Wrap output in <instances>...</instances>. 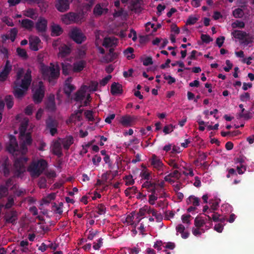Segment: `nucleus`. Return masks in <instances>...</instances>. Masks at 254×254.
Returning <instances> with one entry per match:
<instances>
[{
  "mask_svg": "<svg viewBox=\"0 0 254 254\" xmlns=\"http://www.w3.org/2000/svg\"><path fill=\"white\" fill-rule=\"evenodd\" d=\"M11 69L12 66L10 62L7 61L2 71L0 72V81H3L5 80Z\"/></svg>",
  "mask_w": 254,
  "mask_h": 254,
  "instance_id": "f3484780",
  "label": "nucleus"
},
{
  "mask_svg": "<svg viewBox=\"0 0 254 254\" xmlns=\"http://www.w3.org/2000/svg\"><path fill=\"white\" fill-rule=\"evenodd\" d=\"M240 99L243 102H247L250 100V95L248 93H244L241 95Z\"/></svg>",
  "mask_w": 254,
  "mask_h": 254,
  "instance_id": "69168bd1",
  "label": "nucleus"
},
{
  "mask_svg": "<svg viewBox=\"0 0 254 254\" xmlns=\"http://www.w3.org/2000/svg\"><path fill=\"white\" fill-rule=\"evenodd\" d=\"M60 140L61 138H58L57 139L53 140L51 146L53 153L58 157H61L63 155L62 143Z\"/></svg>",
  "mask_w": 254,
  "mask_h": 254,
  "instance_id": "f8f14e48",
  "label": "nucleus"
},
{
  "mask_svg": "<svg viewBox=\"0 0 254 254\" xmlns=\"http://www.w3.org/2000/svg\"><path fill=\"white\" fill-rule=\"evenodd\" d=\"M173 131V127L172 125H169L164 127L163 132L165 134H168Z\"/></svg>",
  "mask_w": 254,
  "mask_h": 254,
  "instance_id": "774afa93",
  "label": "nucleus"
},
{
  "mask_svg": "<svg viewBox=\"0 0 254 254\" xmlns=\"http://www.w3.org/2000/svg\"><path fill=\"white\" fill-rule=\"evenodd\" d=\"M21 1H26L29 2H36L40 3L44 1V0H8V3L10 6H14L16 4H18Z\"/></svg>",
  "mask_w": 254,
  "mask_h": 254,
  "instance_id": "72a5a7b5",
  "label": "nucleus"
},
{
  "mask_svg": "<svg viewBox=\"0 0 254 254\" xmlns=\"http://www.w3.org/2000/svg\"><path fill=\"white\" fill-rule=\"evenodd\" d=\"M127 12L126 11H125L123 8H121L118 11L115 10L113 13V16L114 17H118L122 16L126 17V16H127Z\"/></svg>",
  "mask_w": 254,
  "mask_h": 254,
  "instance_id": "de8ad7c7",
  "label": "nucleus"
},
{
  "mask_svg": "<svg viewBox=\"0 0 254 254\" xmlns=\"http://www.w3.org/2000/svg\"><path fill=\"white\" fill-rule=\"evenodd\" d=\"M15 189L16 190L15 191H14V193L17 196H20L21 195H24L26 193L25 190L23 189H18L17 188V186L16 185H14L11 189Z\"/></svg>",
  "mask_w": 254,
  "mask_h": 254,
  "instance_id": "49530a36",
  "label": "nucleus"
},
{
  "mask_svg": "<svg viewBox=\"0 0 254 254\" xmlns=\"http://www.w3.org/2000/svg\"><path fill=\"white\" fill-rule=\"evenodd\" d=\"M19 22L21 23L22 27L29 31H31L34 26V22L28 19L19 20Z\"/></svg>",
  "mask_w": 254,
  "mask_h": 254,
  "instance_id": "bb28decb",
  "label": "nucleus"
},
{
  "mask_svg": "<svg viewBox=\"0 0 254 254\" xmlns=\"http://www.w3.org/2000/svg\"><path fill=\"white\" fill-rule=\"evenodd\" d=\"M16 119L20 122L19 128L20 132V145H21V150L20 151L22 153H24L27 152L28 149L27 146L30 145L32 141L30 132H26L29 120L27 118H22V116L20 115L17 116Z\"/></svg>",
  "mask_w": 254,
  "mask_h": 254,
  "instance_id": "7ed1b4c3",
  "label": "nucleus"
},
{
  "mask_svg": "<svg viewBox=\"0 0 254 254\" xmlns=\"http://www.w3.org/2000/svg\"><path fill=\"white\" fill-rule=\"evenodd\" d=\"M48 21L43 17H40L35 23V28L37 32L43 35L47 30Z\"/></svg>",
  "mask_w": 254,
  "mask_h": 254,
  "instance_id": "1a4fd4ad",
  "label": "nucleus"
},
{
  "mask_svg": "<svg viewBox=\"0 0 254 254\" xmlns=\"http://www.w3.org/2000/svg\"><path fill=\"white\" fill-rule=\"evenodd\" d=\"M58 126V123L57 121L52 118H49L46 121V129L49 131L52 136H54L57 133Z\"/></svg>",
  "mask_w": 254,
  "mask_h": 254,
  "instance_id": "ddd939ff",
  "label": "nucleus"
},
{
  "mask_svg": "<svg viewBox=\"0 0 254 254\" xmlns=\"http://www.w3.org/2000/svg\"><path fill=\"white\" fill-rule=\"evenodd\" d=\"M143 0H133L130 5V9L135 13H139L142 9Z\"/></svg>",
  "mask_w": 254,
  "mask_h": 254,
  "instance_id": "a211bd4d",
  "label": "nucleus"
},
{
  "mask_svg": "<svg viewBox=\"0 0 254 254\" xmlns=\"http://www.w3.org/2000/svg\"><path fill=\"white\" fill-rule=\"evenodd\" d=\"M198 18L196 16L190 15L189 17L186 22L187 25H192L196 22Z\"/></svg>",
  "mask_w": 254,
  "mask_h": 254,
  "instance_id": "603ef678",
  "label": "nucleus"
},
{
  "mask_svg": "<svg viewBox=\"0 0 254 254\" xmlns=\"http://www.w3.org/2000/svg\"><path fill=\"white\" fill-rule=\"evenodd\" d=\"M83 110L80 109L74 111V113L71 115L69 119L67 121V123H76V121L82 120V114Z\"/></svg>",
  "mask_w": 254,
  "mask_h": 254,
  "instance_id": "6ab92c4d",
  "label": "nucleus"
},
{
  "mask_svg": "<svg viewBox=\"0 0 254 254\" xmlns=\"http://www.w3.org/2000/svg\"><path fill=\"white\" fill-rule=\"evenodd\" d=\"M133 51L134 50L132 48L128 47L125 50L124 53L127 59H133L135 57V55L133 54Z\"/></svg>",
  "mask_w": 254,
  "mask_h": 254,
  "instance_id": "79ce46f5",
  "label": "nucleus"
},
{
  "mask_svg": "<svg viewBox=\"0 0 254 254\" xmlns=\"http://www.w3.org/2000/svg\"><path fill=\"white\" fill-rule=\"evenodd\" d=\"M70 52V48L68 46L64 44L59 47V52L58 56L59 57L63 58L68 56Z\"/></svg>",
  "mask_w": 254,
  "mask_h": 254,
  "instance_id": "412c9836",
  "label": "nucleus"
},
{
  "mask_svg": "<svg viewBox=\"0 0 254 254\" xmlns=\"http://www.w3.org/2000/svg\"><path fill=\"white\" fill-rule=\"evenodd\" d=\"M118 40L115 37H110L105 38L104 40L103 46L105 47H112L116 46L117 44Z\"/></svg>",
  "mask_w": 254,
  "mask_h": 254,
  "instance_id": "a878e982",
  "label": "nucleus"
},
{
  "mask_svg": "<svg viewBox=\"0 0 254 254\" xmlns=\"http://www.w3.org/2000/svg\"><path fill=\"white\" fill-rule=\"evenodd\" d=\"M1 20L8 26H13L14 25L12 19L7 16L2 17Z\"/></svg>",
  "mask_w": 254,
  "mask_h": 254,
  "instance_id": "13d9d810",
  "label": "nucleus"
},
{
  "mask_svg": "<svg viewBox=\"0 0 254 254\" xmlns=\"http://www.w3.org/2000/svg\"><path fill=\"white\" fill-rule=\"evenodd\" d=\"M149 213L151 214L152 216H154L157 221H160L162 219V216L160 213H158L154 209H150Z\"/></svg>",
  "mask_w": 254,
  "mask_h": 254,
  "instance_id": "864d4df0",
  "label": "nucleus"
},
{
  "mask_svg": "<svg viewBox=\"0 0 254 254\" xmlns=\"http://www.w3.org/2000/svg\"><path fill=\"white\" fill-rule=\"evenodd\" d=\"M151 164L153 167L158 171H163L164 167L161 159L156 155L153 154L150 159Z\"/></svg>",
  "mask_w": 254,
  "mask_h": 254,
  "instance_id": "dca6fc26",
  "label": "nucleus"
},
{
  "mask_svg": "<svg viewBox=\"0 0 254 254\" xmlns=\"http://www.w3.org/2000/svg\"><path fill=\"white\" fill-rule=\"evenodd\" d=\"M124 179L126 182V185H132L134 183V181L131 175L126 176Z\"/></svg>",
  "mask_w": 254,
  "mask_h": 254,
  "instance_id": "4d7b16f0",
  "label": "nucleus"
},
{
  "mask_svg": "<svg viewBox=\"0 0 254 254\" xmlns=\"http://www.w3.org/2000/svg\"><path fill=\"white\" fill-rule=\"evenodd\" d=\"M232 34L235 39H237L241 41L246 39V37L247 36L246 32L239 30H235L232 33Z\"/></svg>",
  "mask_w": 254,
  "mask_h": 254,
  "instance_id": "2f4dec72",
  "label": "nucleus"
},
{
  "mask_svg": "<svg viewBox=\"0 0 254 254\" xmlns=\"http://www.w3.org/2000/svg\"><path fill=\"white\" fill-rule=\"evenodd\" d=\"M49 248L55 250L57 248V246L55 244H51L47 246L44 243H42L40 246H39L38 249L42 252H44Z\"/></svg>",
  "mask_w": 254,
  "mask_h": 254,
  "instance_id": "e433bc0d",
  "label": "nucleus"
},
{
  "mask_svg": "<svg viewBox=\"0 0 254 254\" xmlns=\"http://www.w3.org/2000/svg\"><path fill=\"white\" fill-rule=\"evenodd\" d=\"M63 203H60V205L58 206L55 203L53 206V210L56 213L61 214L63 212Z\"/></svg>",
  "mask_w": 254,
  "mask_h": 254,
  "instance_id": "09e8293b",
  "label": "nucleus"
},
{
  "mask_svg": "<svg viewBox=\"0 0 254 254\" xmlns=\"http://www.w3.org/2000/svg\"><path fill=\"white\" fill-rule=\"evenodd\" d=\"M237 162L240 163V166H237V171L239 174H243L246 170V165L244 164L245 160L242 158H238Z\"/></svg>",
  "mask_w": 254,
  "mask_h": 254,
  "instance_id": "473e14b6",
  "label": "nucleus"
},
{
  "mask_svg": "<svg viewBox=\"0 0 254 254\" xmlns=\"http://www.w3.org/2000/svg\"><path fill=\"white\" fill-rule=\"evenodd\" d=\"M47 166V162L43 159H40L32 162L28 167L27 171L32 177L37 178L43 173Z\"/></svg>",
  "mask_w": 254,
  "mask_h": 254,
  "instance_id": "39448f33",
  "label": "nucleus"
},
{
  "mask_svg": "<svg viewBox=\"0 0 254 254\" xmlns=\"http://www.w3.org/2000/svg\"><path fill=\"white\" fill-rule=\"evenodd\" d=\"M73 138L72 136H67L64 138H61V142L65 150H68L71 144L73 143Z\"/></svg>",
  "mask_w": 254,
  "mask_h": 254,
  "instance_id": "393cba45",
  "label": "nucleus"
},
{
  "mask_svg": "<svg viewBox=\"0 0 254 254\" xmlns=\"http://www.w3.org/2000/svg\"><path fill=\"white\" fill-rule=\"evenodd\" d=\"M62 19L66 24H69L71 23H78L81 21L80 15L72 12H69L64 15Z\"/></svg>",
  "mask_w": 254,
  "mask_h": 254,
  "instance_id": "9b49d317",
  "label": "nucleus"
},
{
  "mask_svg": "<svg viewBox=\"0 0 254 254\" xmlns=\"http://www.w3.org/2000/svg\"><path fill=\"white\" fill-rule=\"evenodd\" d=\"M164 78L168 80V83L169 84H171L173 83H175L176 82V79L175 78L172 77L170 75H167L166 74H164Z\"/></svg>",
  "mask_w": 254,
  "mask_h": 254,
  "instance_id": "338daca9",
  "label": "nucleus"
},
{
  "mask_svg": "<svg viewBox=\"0 0 254 254\" xmlns=\"http://www.w3.org/2000/svg\"><path fill=\"white\" fill-rule=\"evenodd\" d=\"M46 107L50 111H54L55 109L56 105L54 97H50L49 99Z\"/></svg>",
  "mask_w": 254,
  "mask_h": 254,
  "instance_id": "ea45409f",
  "label": "nucleus"
},
{
  "mask_svg": "<svg viewBox=\"0 0 254 254\" xmlns=\"http://www.w3.org/2000/svg\"><path fill=\"white\" fill-rule=\"evenodd\" d=\"M62 65L63 73L65 75H68L69 73L70 68L72 65L67 63H62Z\"/></svg>",
  "mask_w": 254,
  "mask_h": 254,
  "instance_id": "a19ab883",
  "label": "nucleus"
},
{
  "mask_svg": "<svg viewBox=\"0 0 254 254\" xmlns=\"http://www.w3.org/2000/svg\"><path fill=\"white\" fill-rule=\"evenodd\" d=\"M201 39L203 42L206 43H208L212 41V39L209 35L206 34H202Z\"/></svg>",
  "mask_w": 254,
  "mask_h": 254,
  "instance_id": "0e129e2a",
  "label": "nucleus"
},
{
  "mask_svg": "<svg viewBox=\"0 0 254 254\" xmlns=\"http://www.w3.org/2000/svg\"><path fill=\"white\" fill-rule=\"evenodd\" d=\"M98 83L96 81H91L89 86H87V89L91 91H96L97 89Z\"/></svg>",
  "mask_w": 254,
  "mask_h": 254,
  "instance_id": "680f3d73",
  "label": "nucleus"
},
{
  "mask_svg": "<svg viewBox=\"0 0 254 254\" xmlns=\"http://www.w3.org/2000/svg\"><path fill=\"white\" fill-rule=\"evenodd\" d=\"M108 12V9L101 6L100 4H97L95 5L93 12L95 16H101L104 13H106Z\"/></svg>",
  "mask_w": 254,
  "mask_h": 254,
  "instance_id": "c85d7f7f",
  "label": "nucleus"
},
{
  "mask_svg": "<svg viewBox=\"0 0 254 254\" xmlns=\"http://www.w3.org/2000/svg\"><path fill=\"white\" fill-rule=\"evenodd\" d=\"M188 204H191L193 206H198L199 205V199L194 196H190L187 200Z\"/></svg>",
  "mask_w": 254,
  "mask_h": 254,
  "instance_id": "58836bf2",
  "label": "nucleus"
},
{
  "mask_svg": "<svg viewBox=\"0 0 254 254\" xmlns=\"http://www.w3.org/2000/svg\"><path fill=\"white\" fill-rule=\"evenodd\" d=\"M14 196L9 195L7 198V202L3 206L5 209H9L14 205Z\"/></svg>",
  "mask_w": 254,
  "mask_h": 254,
  "instance_id": "c9c22d12",
  "label": "nucleus"
},
{
  "mask_svg": "<svg viewBox=\"0 0 254 254\" xmlns=\"http://www.w3.org/2000/svg\"><path fill=\"white\" fill-rule=\"evenodd\" d=\"M33 98L35 103L41 102L44 96L45 89L42 81H39L37 84L34 85L33 88Z\"/></svg>",
  "mask_w": 254,
  "mask_h": 254,
  "instance_id": "423d86ee",
  "label": "nucleus"
},
{
  "mask_svg": "<svg viewBox=\"0 0 254 254\" xmlns=\"http://www.w3.org/2000/svg\"><path fill=\"white\" fill-rule=\"evenodd\" d=\"M73 0H56L55 6L56 8L61 12H64L69 9V5Z\"/></svg>",
  "mask_w": 254,
  "mask_h": 254,
  "instance_id": "9d476101",
  "label": "nucleus"
},
{
  "mask_svg": "<svg viewBox=\"0 0 254 254\" xmlns=\"http://www.w3.org/2000/svg\"><path fill=\"white\" fill-rule=\"evenodd\" d=\"M233 15L236 18H241L244 15V11L241 8H236L233 11Z\"/></svg>",
  "mask_w": 254,
  "mask_h": 254,
  "instance_id": "3c124183",
  "label": "nucleus"
},
{
  "mask_svg": "<svg viewBox=\"0 0 254 254\" xmlns=\"http://www.w3.org/2000/svg\"><path fill=\"white\" fill-rule=\"evenodd\" d=\"M157 186V185L156 183L147 181L143 184L142 186L143 188H147L148 190V191L152 193H155Z\"/></svg>",
  "mask_w": 254,
  "mask_h": 254,
  "instance_id": "7c9ffc66",
  "label": "nucleus"
},
{
  "mask_svg": "<svg viewBox=\"0 0 254 254\" xmlns=\"http://www.w3.org/2000/svg\"><path fill=\"white\" fill-rule=\"evenodd\" d=\"M32 81L31 71L28 69L26 72L20 68L16 72L15 80L13 82V94L15 97L21 99L25 95Z\"/></svg>",
  "mask_w": 254,
  "mask_h": 254,
  "instance_id": "f03ea898",
  "label": "nucleus"
},
{
  "mask_svg": "<svg viewBox=\"0 0 254 254\" xmlns=\"http://www.w3.org/2000/svg\"><path fill=\"white\" fill-rule=\"evenodd\" d=\"M55 197H56V193H51L50 194H49L46 197H44L42 199V201L45 204H48L51 202V201L55 199Z\"/></svg>",
  "mask_w": 254,
  "mask_h": 254,
  "instance_id": "37998d69",
  "label": "nucleus"
},
{
  "mask_svg": "<svg viewBox=\"0 0 254 254\" xmlns=\"http://www.w3.org/2000/svg\"><path fill=\"white\" fill-rule=\"evenodd\" d=\"M62 27L58 24L53 23L51 26V35L52 36H58L63 33Z\"/></svg>",
  "mask_w": 254,
  "mask_h": 254,
  "instance_id": "cd10ccee",
  "label": "nucleus"
},
{
  "mask_svg": "<svg viewBox=\"0 0 254 254\" xmlns=\"http://www.w3.org/2000/svg\"><path fill=\"white\" fill-rule=\"evenodd\" d=\"M123 92L122 85L119 83L114 82L111 87V93L113 95L121 94Z\"/></svg>",
  "mask_w": 254,
  "mask_h": 254,
  "instance_id": "5701e85b",
  "label": "nucleus"
},
{
  "mask_svg": "<svg viewBox=\"0 0 254 254\" xmlns=\"http://www.w3.org/2000/svg\"><path fill=\"white\" fill-rule=\"evenodd\" d=\"M135 118L128 115H126L121 117L120 123L124 126H130L134 121Z\"/></svg>",
  "mask_w": 254,
  "mask_h": 254,
  "instance_id": "b1692460",
  "label": "nucleus"
},
{
  "mask_svg": "<svg viewBox=\"0 0 254 254\" xmlns=\"http://www.w3.org/2000/svg\"><path fill=\"white\" fill-rule=\"evenodd\" d=\"M157 198L158 197L157 194H156V192L152 193V194L149 196V203L151 205L154 204L155 201L157 199Z\"/></svg>",
  "mask_w": 254,
  "mask_h": 254,
  "instance_id": "052dcab7",
  "label": "nucleus"
},
{
  "mask_svg": "<svg viewBox=\"0 0 254 254\" xmlns=\"http://www.w3.org/2000/svg\"><path fill=\"white\" fill-rule=\"evenodd\" d=\"M137 188L135 186L129 187L125 190V193L127 196L131 197L137 192Z\"/></svg>",
  "mask_w": 254,
  "mask_h": 254,
  "instance_id": "4c0bfd02",
  "label": "nucleus"
},
{
  "mask_svg": "<svg viewBox=\"0 0 254 254\" xmlns=\"http://www.w3.org/2000/svg\"><path fill=\"white\" fill-rule=\"evenodd\" d=\"M30 49L34 51H37L39 49L41 43V40L36 36H31L29 38Z\"/></svg>",
  "mask_w": 254,
  "mask_h": 254,
  "instance_id": "2eb2a0df",
  "label": "nucleus"
},
{
  "mask_svg": "<svg viewBox=\"0 0 254 254\" xmlns=\"http://www.w3.org/2000/svg\"><path fill=\"white\" fill-rule=\"evenodd\" d=\"M72 81V77H69L65 80L64 84V91L68 97H70L71 93L76 89L75 86L71 83Z\"/></svg>",
  "mask_w": 254,
  "mask_h": 254,
  "instance_id": "4468645a",
  "label": "nucleus"
},
{
  "mask_svg": "<svg viewBox=\"0 0 254 254\" xmlns=\"http://www.w3.org/2000/svg\"><path fill=\"white\" fill-rule=\"evenodd\" d=\"M86 62L84 61H78L74 62L72 65V71L74 72H79L85 67Z\"/></svg>",
  "mask_w": 254,
  "mask_h": 254,
  "instance_id": "aec40b11",
  "label": "nucleus"
},
{
  "mask_svg": "<svg viewBox=\"0 0 254 254\" xmlns=\"http://www.w3.org/2000/svg\"><path fill=\"white\" fill-rule=\"evenodd\" d=\"M17 32V30L15 28H12L10 30L8 36L12 42H13L15 40Z\"/></svg>",
  "mask_w": 254,
  "mask_h": 254,
  "instance_id": "8fccbe9b",
  "label": "nucleus"
},
{
  "mask_svg": "<svg viewBox=\"0 0 254 254\" xmlns=\"http://www.w3.org/2000/svg\"><path fill=\"white\" fill-rule=\"evenodd\" d=\"M116 54L114 53V49L111 48L109 53L103 58L102 62L106 63L111 62L116 58Z\"/></svg>",
  "mask_w": 254,
  "mask_h": 254,
  "instance_id": "c756f323",
  "label": "nucleus"
},
{
  "mask_svg": "<svg viewBox=\"0 0 254 254\" xmlns=\"http://www.w3.org/2000/svg\"><path fill=\"white\" fill-rule=\"evenodd\" d=\"M16 52L19 57L24 59H26L28 58L27 52L26 50L23 49L17 48L16 49Z\"/></svg>",
  "mask_w": 254,
  "mask_h": 254,
  "instance_id": "c03bdc74",
  "label": "nucleus"
},
{
  "mask_svg": "<svg viewBox=\"0 0 254 254\" xmlns=\"http://www.w3.org/2000/svg\"><path fill=\"white\" fill-rule=\"evenodd\" d=\"M7 149L15 157L14 168L15 175L19 176L25 171V165L28 159L24 155L27 153H22L21 145H18L16 139L13 136L9 137V142L7 146Z\"/></svg>",
  "mask_w": 254,
  "mask_h": 254,
  "instance_id": "f257e3e1",
  "label": "nucleus"
},
{
  "mask_svg": "<svg viewBox=\"0 0 254 254\" xmlns=\"http://www.w3.org/2000/svg\"><path fill=\"white\" fill-rule=\"evenodd\" d=\"M38 186L41 189H45L47 187V180L45 178L41 177L38 182Z\"/></svg>",
  "mask_w": 254,
  "mask_h": 254,
  "instance_id": "6e6d98bb",
  "label": "nucleus"
},
{
  "mask_svg": "<svg viewBox=\"0 0 254 254\" xmlns=\"http://www.w3.org/2000/svg\"><path fill=\"white\" fill-rule=\"evenodd\" d=\"M17 212L15 210H12L5 214L4 219L6 223H13L17 219Z\"/></svg>",
  "mask_w": 254,
  "mask_h": 254,
  "instance_id": "4be33fe9",
  "label": "nucleus"
},
{
  "mask_svg": "<svg viewBox=\"0 0 254 254\" xmlns=\"http://www.w3.org/2000/svg\"><path fill=\"white\" fill-rule=\"evenodd\" d=\"M24 15L32 19H35L37 17V14L33 8H29L25 11Z\"/></svg>",
  "mask_w": 254,
  "mask_h": 254,
  "instance_id": "f704fd0d",
  "label": "nucleus"
},
{
  "mask_svg": "<svg viewBox=\"0 0 254 254\" xmlns=\"http://www.w3.org/2000/svg\"><path fill=\"white\" fill-rule=\"evenodd\" d=\"M69 37L77 44H81L85 40L86 37L81 30L76 27L72 28L69 32Z\"/></svg>",
  "mask_w": 254,
  "mask_h": 254,
  "instance_id": "6e6552de",
  "label": "nucleus"
},
{
  "mask_svg": "<svg viewBox=\"0 0 254 254\" xmlns=\"http://www.w3.org/2000/svg\"><path fill=\"white\" fill-rule=\"evenodd\" d=\"M5 101L7 107L9 109L11 108L13 105V97L11 95H7L5 97Z\"/></svg>",
  "mask_w": 254,
  "mask_h": 254,
  "instance_id": "a18cd8bd",
  "label": "nucleus"
},
{
  "mask_svg": "<svg viewBox=\"0 0 254 254\" xmlns=\"http://www.w3.org/2000/svg\"><path fill=\"white\" fill-rule=\"evenodd\" d=\"M87 89V86L86 85H83L81 87L73 96V100L76 102H79L80 103L86 97L85 101L84 102V106H86L88 104L90 96L89 94L86 95V91Z\"/></svg>",
  "mask_w": 254,
  "mask_h": 254,
  "instance_id": "0eeeda50",
  "label": "nucleus"
},
{
  "mask_svg": "<svg viewBox=\"0 0 254 254\" xmlns=\"http://www.w3.org/2000/svg\"><path fill=\"white\" fill-rule=\"evenodd\" d=\"M8 194L7 188L4 186L0 187V197L6 196Z\"/></svg>",
  "mask_w": 254,
  "mask_h": 254,
  "instance_id": "e2e57ef3",
  "label": "nucleus"
},
{
  "mask_svg": "<svg viewBox=\"0 0 254 254\" xmlns=\"http://www.w3.org/2000/svg\"><path fill=\"white\" fill-rule=\"evenodd\" d=\"M232 26L234 28H242L245 26V23L242 21L237 20L232 24Z\"/></svg>",
  "mask_w": 254,
  "mask_h": 254,
  "instance_id": "5fc2aeb1",
  "label": "nucleus"
},
{
  "mask_svg": "<svg viewBox=\"0 0 254 254\" xmlns=\"http://www.w3.org/2000/svg\"><path fill=\"white\" fill-rule=\"evenodd\" d=\"M41 72L45 80H47L49 82L59 77L60 75V68L58 65L51 64L50 66L43 65L41 67Z\"/></svg>",
  "mask_w": 254,
  "mask_h": 254,
  "instance_id": "20e7f679",
  "label": "nucleus"
},
{
  "mask_svg": "<svg viewBox=\"0 0 254 254\" xmlns=\"http://www.w3.org/2000/svg\"><path fill=\"white\" fill-rule=\"evenodd\" d=\"M84 115L86 119L89 121H93L94 117L93 116V112L90 110H87L84 112Z\"/></svg>",
  "mask_w": 254,
  "mask_h": 254,
  "instance_id": "bf43d9fd",
  "label": "nucleus"
}]
</instances>
